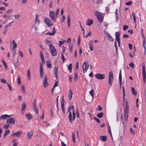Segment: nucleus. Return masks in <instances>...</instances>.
<instances>
[{
	"mask_svg": "<svg viewBox=\"0 0 146 146\" xmlns=\"http://www.w3.org/2000/svg\"><path fill=\"white\" fill-rule=\"evenodd\" d=\"M129 110V107L128 102L126 101L125 105L123 109V115L124 119L125 121H127L128 119Z\"/></svg>",
	"mask_w": 146,
	"mask_h": 146,
	"instance_id": "1",
	"label": "nucleus"
},
{
	"mask_svg": "<svg viewBox=\"0 0 146 146\" xmlns=\"http://www.w3.org/2000/svg\"><path fill=\"white\" fill-rule=\"evenodd\" d=\"M95 14L98 22L101 23H102L103 21V18L101 13L99 11H96L95 12Z\"/></svg>",
	"mask_w": 146,
	"mask_h": 146,
	"instance_id": "2",
	"label": "nucleus"
},
{
	"mask_svg": "<svg viewBox=\"0 0 146 146\" xmlns=\"http://www.w3.org/2000/svg\"><path fill=\"white\" fill-rule=\"evenodd\" d=\"M50 48L51 54L53 56H55L57 55V51L56 49L54 48L52 44H50Z\"/></svg>",
	"mask_w": 146,
	"mask_h": 146,
	"instance_id": "3",
	"label": "nucleus"
},
{
	"mask_svg": "<svg viewBox=\"0 0 146 146\" xmlns=\"http://www.w3.org/2000/svg\"><path fill=\"white\" fill-rule=\"evenodd\" d=\"M72 109L73 110L72 117L73 120H74L75 119L76 117V114L74 112V107L73 105H72L69 106L68 108V112H70V111Z\"/></svg>",
	"mask_w": 146,
	"mask_h": 146,
	"instance_id": "4",
	"label": "nucleus"
},
{
	"mask_svg": "<svg viewBox=\"0 0 146 146\" xmlns=\"http://www.w3.org/2000/svg\"><path fill=\"white\" fill-rule=\"evenodd\" d=\"M55 14V12L54 11H50L49 12V16L50 17L51 20L53 22L56 21Z\"/></svg>",
	"mask_w": 146,
	"mask_h": 146,
	"instance_id": "5",
	"label": "nucleus"
},
{
	"mask_svg": "<svg viewBox=\"0 0 146 146\" xmlns=\"http://www.w3.org/2000/svg\"><path fill=\"white\" fill-rule=\"evenodd\" d=\"M113 79V76L112 72H110L109 76V84L110 85H111Z\"/></svg>",
	"mask_w": 146,
	"mask_h": 146,
	"instance_id": "6",
	"label": "nucleus"
},
{
	"mask_svg": "<svg viewBox=\"0 0 146 146\" xmlns=\"http://www.w3.org/2000/svg\"><path fill=\"white\" fill-rule=\"evenodd\" d=\"M15 118L13 117H11L8 118L6 121L7 124L14 125L15 123Z\"/></svg>",
	"mask_w": 146,
	"mask_h": 146,
	"instance_id": "7",
	"label": "nucleus"
},
{
	"mask_svg": "<svg viewBox=\"0 0 146 146\" xmlns=\"http://www.w3.org/2000/svg\"><path fill=\"white\" fill-rule=\"evenodd\" d=\"M89 66V64L88 62H85L83 65V72L85 73L87 70Z\"/></svg>",
	"mask_w": 146,
	"mask_h": 146,
	"instance_id": "8",
	"label": "nucleus"
},
{
	"mask_svg": "<svg viewBox=\"0 0 146 146\" xmlns=\"http://www.w3.org/2000/svg\"><path fill=\"white\" fill-rule=\"evenodd\" d=\"M44 21L48 27H50L53 25L51 21L48 18L45 17L44 19Z\"/></svg>",
	"mask_w": 146,
	"mask_h": 146,
	"instance_id": "9",
	"label": "nucleus"
},
{
	"mask_svg": "<svg viewBox=\"0 0 146 146\" xmlns=\"http://www.w3.org/2000/svg\"><path fill=\"white\" fill-rule=\"evenodd\" d=\"M40 77L42 78L44 75V71L42 68V64L41 62L40 63Z\"/></svg>",
	"mask_w": 146,
	"mask_h": 146,
	"instance_id": "10",
	"label": "nucleus"
},
{
	"mask_svg": "<svg viewBox=\"0 0 146 146\" xmlns=\"http://www.w3.org/2000/svg\"><path fill=\"white\" fill-rule=\"evenodd\" d=\"M143 68H142V74L143 77V80L144 82L145 81V79L146 77V74L145 71V66L142 64Z\"/></svg>",
	"mask_w": 146,
	"mask_h": 146,
	"instance_id": "11",
	"label": "nucleus"
},
{
	"mask_svg": "<svg viewBox=\"0 0 146 146\" xmlns=\"http://www.w3.org/2000/svg\"><path fill=\"white\" fill-rule=\"evenodd\" d=\"M95 77L98 79H103L105 78V75L104 74H97L95 75Z\"/></svg>",
	"mask_w": 146,
	"mask_h": 146,
	"instance_id": "12",
	"label": "nucleus"
},
{
	"mask_svg": "<svg viewBox=\"0 0 146 146\" xmlns=\"http://www.w3.org/2000/svg\"><path fill=\"white\" fill-rule=\"evenodd\" d=\"M22 131H19L17 132L14 133L12 135V136H15L17 137H19L21 135Z\"/></svg>",
	"mask_w": 146,
	"mask_h": 146,
	"instance_id": "13",
	"label": "nucleus"
},
{
	"mask_svg": "<svg viewBox=\"0 0 146 146\" xmlns=\"http://www.w3.org/2000/svg\"><path fill=\"white\" fill-rule=\"evenodd\" d=\"M58 67L55 66L54 67V73L56 79H57L58 78Z\"/></svg>",
	"mask_w": 146,
	"mask_h": 146,
	"instance_id": "14",
	"label": "nucleus"
},
{
	"mask_svg": "<svg viewBox=\"0 0 146 146\" xmlns=\"http://www.w3.org/2000/svg\"><path fill=\"white\" fill-rule=\"evenodd\" d=\"M116 34H115L116 35V40L118 42V46H119L120 45V39H119V35H120V33L119 32H116Z\"/></svg>",
	"mask_w": 146,
	"mask_h": 146,
	"instance_id": "15",
	"label": "nucleus"
},
{
	"mask_svg": "<svg viewBox=\"0 0 146 146\" xmlns=\"http://www.w3.org/2000/svg\"><path fill=\"white\" fill-rule=\"evenodd\" d=\"M64 96H63L61 100V107L62 111L63 113L64 114L65 113V110L64 108Z\"/></svg>",
	"mask_w": 146,
	"mask_h": 146,
	"instance_id": "16",
	"label": "nucleus"
},
{
	"mask_svg": "<svg viewBox=\"0 0 146 146\" xmlns=\"http://www.w3.org/2000/svg\"><path fill=\"white\" fill-rule=\"evenodd\" d=\"M47 79L46 75L44 76V79L43 81V86L44 88H46L48 85L47 82Z\"/></svg>",
	"mask_w": 146,
	"mask_h": 146,
	"instance_id": "17",
	"label": "nucleus"
},
{
	"mask_svg": "<svg viewBox=\"0 0 146 146\" xmlns=\"http://www.w3.org/2000/svg\"><path fill=\"white\" fill-rule=\"evenodd\" d=\"M10 132L9 130L8 129H6L3 135V138H4L6 136H7L9 133Z\"/></svg>",
	"mask_w": 146,
	"mask_h": 146,
	"instance_id": "18",
	"label": "nucleus"
},
{
	"mask_svg": "<svg viewBox=\"0 0 146 146\" xmlns=\"http://www.w3.org/2000/svg\"><path fill=\"white\" fill-rule=\"evenodd\" d=\"M68 118L70 122L71 123H72V121L73 119V117H72V114L71 112L69 113Z\"/></svg>",
	"mask_w": 146,
	"mask_h": 146,
	"instance_id": "19",
	"label": "nucleus"
},
{
	"mask_svg": "<svg viewBox=\"0 0 146 146\" xmlns=\"http://www.w3.org/2000/svg\"><path fill=\"white\" fill-rule=\"evenodd\" d=\"M56 31L54 27L53 29V31L52 33H50L49 32H48L46 33V34L49 35H54L55 34Z\"/></svg>",
	"mask_w": 146,
	"mask_h": 146,
	"instance_id": "20",
	"label": "nucleus"
},
{
	"mask_svg": "<svg viewBox=\"0 0 146 146\" xmlns=\"http://www.w3.org/2000/svg\"><path fill=\"white\" fill-rule=\"evenodd\" d=\"M25 116L28 120H29L32 119L33 117V116L30 113H28V114H26Z\"/></svg>",
	"mask_w": 146,
	"mask_h": 146,
	"instance_id": "21",
	"label": "nucleus"
},
{
	"mask_svg": "<svg viewBox=\"0 0 146 146\" xmlns=\"http://www.w3.org/2000/svg\"><path fill=\"white\" fill-rule=\"evenodd\" d=\"M93 44V41H91L89 43V46L90 48V50L92 51H93L94 50V47L93 46H92V44Z\"/></svg>",
	"mask_w": 146,
	"mask_h": 146,
	"instance_id": "22",
	"label": "nucleus"
},
{
	"mask_svg": "<svg viewBox=\"0 0 146 146\" xmlns=\"http://www.w3.org/2000/svg\"><path fill=\"white\" fill-rule=\"evenodd\" d=\"M107 37L108 40L110 41L111 42H113L114 40V39L108 33L107 34Z\"/></svg>",
	"mask_w": 146,
	"mask_h": 146,
	"instance_id": "23",
	"label": "nucleus"
},
{
	"mask_svg": "<svg viewBox=\"0 0 146 146\" xmlns=\"http://www.w3.org/2000/svg\"><path fill=\"white\" fill-rule=\"evenodd\" d=\"M93 23V21L92 19H88L87 20L86 22V24L88 25H92Z\"/></svg>",
	"mask_w": 146,
	"mask_h": 146,
	"instance_id": "24",
	"label": "nucleus"
},
{
	"mask_svg": "<svg viewBox=\"0 0 146 146\" xmlns=\"http://www.w3.org/2000/svg\"><path fill=\"white\" fill-rule=\"evenodd\" d=\"M70 15H68L67 16V25L68 27H70Z\"/></svg>",
	"mask_w": 146,
	"mask_h": 146,
	"instance_id": "25",
	"label": "nucleus"
},
{
	"mask_svg": "<svg viewBox=\"0 0 146 146\" xmlns=\"http://www.w3.org/2000/svg\"><path fill=\"white\" fill-rule=\"evenodd\" d=\"M100 138L101 140L104 141H106L107 140V137L106 136H100Z\"/></svg>",
	"mask_w": 146,
	"mask_h": 146,
	"instance_id": "26",
	"label": "nucleus"
},
{
	"mask_svg": "<svg viewBox=\"0 0 146 146\" xmlns=\"http://www.w3.org/2000/svg\"><path fill=\"white\" fill-rule=\"evenodd\" d=\"M131 88L132 91V93L134 96L136 95L137 94V92L135 90L134 88L133 87H131Z\"/></svg>",
	"mask_w": 146,
	"mask_h": 146,
	"instance_id": "27",
	"label": "nucleus"
},
{
	"mask_svg": "<svg viewBox=\"0 0 146 146\" xmlns=\"http://www.w3.org/2000/svg\"><path fill=\"white\" fill-rule=\"evenodd\" d=\"M33 132H27V137L29 139L31 138L32 136L33 135Z\"/></svg>",
	"mask_w": 146,
	"mask_h": 146,
	"instance_id": "28",
	"label": "nucleus"
},
{
	"mask_svg": "<svg viewBox=\"0 0 146 146\" xmlns=\"http://www.w3.org/2000/svg\"><path fill=\"white\" fill-rule=\"evenodd\" d=\"M26 107V105L25 103H23L21 105L22 111H24Z\"/></svg>",
	"mask_w": 146,
	"mask_h": 146,
	"instance_id": "29",
	"label": "nucleus"
},
{
	"mask_svg": "<svg viewBox=\"0 0 146 146\" xmlns=\"http://www.w3.org/2000/svg\"><path fill=\"white\" fill-rule=\"evenodd\" d=\"M8 115L7 114L2 115L1 116V119H5L7 118Z\"/></svg>",
	"mask_w": 146,
	"mask_h": 146,
	"instance_id": "30",
	"label": "nucleus"
},
{
	"mask_svg": "<svg viewBox=\"0 0 146 146\" xmlns=\"http://www.w3.org/2000/svg\"><path fill=\"white\" fill-rule=\"evenodd\" d=\"M72 65L71 63H70L69 65L68 66V69H69V72L70 73L72 72Z\"/></svg>",
	"mask_w": 146,
	"mask_h": 146,
	"instance_id": "31",
	"label": "nucleus"
},
{
	"mask_svg": "<svg viewBox=\"0 0 146 146\" xmlns=\"http://www.w3.org/2000/svg\"><path fill=\"white\" fill-rule=\"evenodd\" d=\"M104 115V113L101 112L98 113L97 114V117L100 118H102Z\"/></svg>",
	"mask_w": 146,
	"mask_h": 146,
	"instance_id": "32",
	"label": "nucleus"
},
{
	"mask_svg": "<svg viewBox=\"0 0 146 146\" xmlns=\"http://www.w3.org/2000/svg\"><path fill=\"white\" fill-rule=\"evenodd\" d=\"M13 48L14 49H15L17 47V44L15 42L14 40H13Z\"/></svg>",
	"mask_w": 146,
	"mask_h": 146,
	"instance_id": "33",
	"label": "nucleus"
},
{
	"mask_svg": "<svg viewBox=\"0 0 146 146\" xmlns=\"http://www.w3.org/2000/svg\"><path fill=\"white\" fill-rule=\"evenodd\" d=\"M46 65L47 66V67L48 68H50L51 67V65L50 63V62L49 60L47 61H46Z\"/></svg>",
	"mask_w": 146,
	"mask_h": 146,
	"instance_id": "34",
	"label": "nucleus"
},
{
	"mask_svg": "<svg viewBox=\"0 0 146 146\" xmlns=\"http://www.w3.org/2000/svg\"><path fill=\"white\" fill-rule=\"evenodd\" d=\"M27 75L28 79L30 80H31L30 74V70L28 69L27 71Z\"/></svg>",
	"mask_w": 146,
	"mask_h": 146,
	"instance_id": "35",
	"label": "nucleus"
},
{
	"mask_svg": "<svg viewBox=\"0 0 146 146\" xmlns=\"http://www.w3.org/2000/svg\"><path fill=\"white\" fill-rule=\"evenodd\" d=\"M89 93L92 98L94 96V91L92 89L90 92Z\"/></svg>",
	"mask_w": 146,
	"mask_h": 146,
	"instance_id": "36",
	"label": "nucleus"
},
{
	"mask_svg": "<svg viewBox=\"0 0 146 146\" xmlns=\"http://www.w3.org/2000/svg\"><path fill=\"white\" fill-rule=\"evenodd\" d=\"M132 15L133 16L134 22V23H136V18L135 15V14L133 12H132Z\"/></svg>",
	"mask_w": 146,
	"mask_h": 146,
	"instance_id": "37",
	"label": "nucleus"
},
{
	"mask_svg": "<svg viewBox=\"0 0 146 146\" xmlns=\"http://www.w3.org/2000/svg\"><path fill=\"white\" fill-rule=\"evenodd\" d=\"M119 82H122L121 81L122 76H121V70H120L119 71Z\"/></svg>",
	"mask_w": 146,
	"mask_h": 146,
	"instance_id": "38",
	"label": "nucleus"
},
{
	"mask_svg": "<svg viewBox=\"0 0 146 146\" xmlns=\"http://www.w3.org/2000/svg\"><path fill=\"white\" fill-rule=\"evenodd\" d=\"M117 9H116L115 12V15H116V21H117L118 20V14L117 13Z\"/></svg>",
	"mask_w": 146,
	"mask_h": 146,
	"instance_id": "39",
	"label": "nucleus"
},
{
	"mask_svg": "<svg viewBox=\"0 0 146 146\" xmlns=\"http://www.w3.org/2000/svg\"><path fill=\"white\" fill-rule=\"evenodd\" d=\"M21 90L23 92V93L24 94H25V89L24 88V85H22L21 86Z\"/></svg>",
	"mask_w": 146,
	"mask_h": 146,
	"instance_id": "40",
	"label": "nucleus"
},
{
	"mask_svg": "<svg viewBox=\"0 0 146 146\" xmlns=\"http://www.w3.org/2000/svg\"><path fill=\"white\" fill-rule=\"evenodd\" d=\"M72 140L74 143L75 142V134L74 132H72Z\"/></svg>",
	"mask_w": 146,
	"mask_h": 146,
	"instance_id": "41",
	"label": "nucleus"
},
{
	"mask_svg": "<svg viewBox=\"0 0 146 146\" xmlns=\"http://www.w3.org/2000/svg\"><path fill=\"white\" fill-rule=\"evenodd\" d=\"M11 53L13 54V56H14L15 55L16 51L15 49H13L11 50Z\"/></svg>",
	"mask_w": 146,
	"mask_h": 146,
	"instance_id": "42",
	"label": "nucleus"
},
{
	"mask_svg": "<svg viewBox=\"0 0 146 146\" xmlns=\"http://www.w3.org/2000/svg\"><path fill=\"white\" fill-rule=\"evenodd\" d=\"M2 62H3V65L5 67V68L6 70H7V66L6 64V63L5 62V61L3 60H2Z\"/></svg>",
	"mask_w": 146,
	"mask_h": 146,
	"instance_id": "43",
	"label": "nucleus"
},
{
	"mask_svg": "<svg viewBox=\"0 0 146 146\" xmlns=\"http://www.w3.org/2000/svg\"><path fill=\"white\" fill-rule=\"evenodd\" d=\"M74 78L75 80L76 81L78 79V74L76 73H75L74 74Z\"/></svg>",
	"mask_w": 146,
	"mask_h": 146,
	"instance_id": "44",
	"label": "nucleus"
},
{
	"mask_svg": "<svg viewBox=\"0 0 146 146\" xmlns=\"http://www.w3.org/2000/svg\"><path fill=\"white\" fill-rule=\"evenodd\" d=\"M73 44H70L69 45V48L70 50V51H71V52H72V49H73Z\"/></svg>",
	"mask_w": 146,
	"mask_h": 146,
	"instance_id": "45",
	"label": "nucleus"
},
{
	"mask_svg": "<svg viewBox=\"0 0 146 146\" xmlns=\"http://www.w3.org/2000/svg\"><path fill=\"white\" fill-rule=\"evenodd\" d=\"M45 43L47 44H49V46H50V44H52L51 43L50 41H49L47 40H46L45 41Z\"/></svg>",
	"mask_w": 146,
	"mask_h": 146,
	"instance_id": "46",
	"label": "nucleus"
},
{
	"mask_svg": "<svg viewBox=\"0 0 146 146\" xmlns=\"http://www.w3.org/2000/svg\"><path fill=\"white\" fill-rule=\"evenodd\" d=\"M38 15L36 14V16L35 17V21L36 22H37L38 23V24H39V23L38 21Z\"/></svg>",
	"mask_w": 146,
	"mask_h": 146,
	"instance_id": "47",
	"label": "nucleus"
},
{
	"mask_svg": "<svg viewBox=\"0 0 146 146\" xmlns=\"http://www.w3.org/2000/svg\"><path fill=\"white\" fill-rule=\"evenodd\" d=\"M130 131L132 134H134L135 133V131L133 130L131 127L130 128Z\"/></svg>",
	"mask_w": 146,
	"mask_h": 146,
	"instance_id": "48",
	"label": "nucleus"
},
{
	"mask_svg": "<svg viewBox=\"0 0 146 146\" xmlns=\"http://www.w3.org/2000/svg\"><path fill=\"white\" fill-rule=\"evenodd\" d=\"M1 81L4 84H6L7 81L4 78H1L0 79Z\"/></svg>",
	"mask_w": 146,
	"mask_h": 146,
	"instance_id": "49",
	"label": "nucleus"
},
{
	"mask_svg": "<svg viewBox=\"0 0 146 146\" xmlns=\"http://www.w3.org/2000/svg\"><path fill=\"white\" fill-rule=\"evenodd\" d=\"M13 146H17V144H18V142L16 141H15V139H14L13 141Z\"/></svg>",
	"mask_w": 146,
	"mask_h": 146,
	"instance_id": "50",
	"label": "nucleus"
},
{
	"mask_svg": "<svg viewBox=\"0 0 146 146\" xmlns=\"http://www.w3.org/2000/svg\"><path fill=\"white\" fill-rule=\"evenodd\" d=\"M94 118L96 121H97V122L98 123H100V120L98 118H97L95 117H94Z\"/></svg>",
	"mask_w": 146,
	"mask_h": 146,
	"instance_id": "51",
	"label": "nucleus"
},
{
	"mask_svg": "<svg viewBox=\"0 0 146 146\" xmlns=\"http://www.w3.org/2000/svg\"><path fill=\"white\" fill-rule=\"evenodd\" d=\"M65 19V15H63V16L62 18L61 22L62 23L64 22V21Z\"/></svg>",
	"mask_w": 146,
	"mask_h": 146,
	"instance_id": "52",
	"label": "nucleus"
},
{
	"mask_svg": "<svg viewBox=\"0 0 146 146\" xmlns=\"http://www.w3.org/2000/svg\"><path fill=\"white\" fill-rule=\"evenodd\" d=\"M64 41H59V46H61L62 44H64Z\"/></svg>",
	"mask_w": 146,
	"mask_h": 146,
	"instance_id": "53",
	"label": "nucleus"
},
{
	"mask_svg": "<svg viewBox=\"0 0 146 146\" xmlns=\"http://www.w3.org/2000/svg\"><path fill=\"white\" fill-rule=\"evenodd\" d=\"M14 17L16 19H18L19 18L20 15H14Z\"/></svg>",
	"mask_w": 146,
	"mask_h": 146,
	"instance_id": "54",
	"label": "nucleus"
},
{
	"mask_svg": "<svg viewBox=\"0 0 146 146\" xmlns=\"http://www.w3.org/2000/svg\"><path fill=\"white\" fill-rule=\"evenodd\" d=\"M40 56L41 58L44 57L42 51H40Z\"/></svg>",
	"mask_w": 146,
	"mask_h": 146,
	"instance_id": "55",
	"label": "nucleus"
},
{
	"mask_svg": "<svg viewBox=\"0 0 146 146\" xmlns=\"http://www.w3.org/2000/svg\"><path fill=\"white\" fill-rule=\"evenodd\" d=\"M129 66L132 68H134V64L133 63L131 62L129 64Z\"/></svg>",
	"mask_w": 146,
	"mask_h": 146,
	"instance_id": "56",
	"label": "nucleus"
},
{
	"mask_svg": "<svg viewBox=\"0 0 146 146\" xmlns=\"http://www.w3.org/2000/svg\"><path fill=\"white\" fill-rule=\"evenodd\" d=\"M18 83L19 84H21V81L20 77L18 76L17 78Z\"/></svg>",
	"mask_w": 146,
	"mask_h": 146,
	"instance_id": "57",
	"label": "nucleus"
},
{
	"mask_svg": "<svg viewBox=\"0 0 146 146\" xmlns=\"http://www.w3.org/2000/svg\"><path fill=\"white\" fill-rule=\"evenodd\" d=\"M132 4V3L131 1H129L125 3V4L127 5H131Z\"/></svg>",
	"mask_w": 146,
	"mask_h": 146,
	"instance_id": "58",
	"label": "nucleus"
},
{
	"mask_svg": "<svg viewBox=\"0 0 146 146\" xmlns=\"http://www.w3.org/2000/svg\"><path fill=\"white\" fill-rule=\"evenodd\" d=\"M128 28V26L127 25H124L123 26V30L125 31Z\"/></svg>",
	"mask_w": 146,
	"mask_h": 146,
	"instance_id": "59",
	"label": "nucleus"
},
{
	"mask_svg": "<svg viewBox=\"0 0 146 146\" xmlns=\"http://www.w3.org/2000/svg\"><path fill=\"white\" fill-rule=\"evenodd\" d=\"M34 110L35 111V112L36 113V114L38 115V108H34Z\"/></svg>",
	"mask_w": 146,
	"mask_h": 146,
	"instance_id": "60",
	"label": "nucleus"
},
{
	"mask_svg": "<svg viewBox=\"0 0 146 146\" xmlns=\"http://www.w3.org/2000/svg\"><path fill=\"white\" fill-rule=\"evenodd\" d=\"M18 52L20 56L22 57H23V52L20 50Z\"/></svg>",
	"mask_w": 146,
	"mask_h": 146,
	"instance_id": "61",
	"label": "nucleus"
},
{
	"mask_svg": "<svg viewBox=\"0 0 146 146\" xmlns=\"http://www.w3.org/2000/svg\"><path fill=\"white\" fill-rule=\"evenodd\" d=\"M13 11V9H8L6 11V13H8L9 12L11 13Z\"/></svg>",
	"mask_w": 146,
	"mask_h": 146,
	"instance_id": "62",
	"label": "nucleus"
},
{
	"mask_svg": "<svg viewBox=\"0 0 146 146\" xmlns=\"http://www.w3.org/2000/svg\"><path fill=\"white\" fill-rule=\"evenodd\" d=\"M141 37L142 38L143 40H145V36L143 33H142V34H141Z\"/></svg>",
	"mask_w": 146,
	"mask_h": 146,
	"instance_id": "63",
	"label": "nucleus"
},
{
	"mask_svg": "<svg viewBox=\"0 0 146 146\" xmlns=\"http://www.w3.org/2000/svg\"><path fill=\"white\" fill-rule=\"evenodd\" d=\"M7 86L9 88V90L11 91H12V90L11 85L7 83Z\"/></svg>",
	"mask_w": 146,
	"mask_h": 146,
	"instance_id": "64",
	"label": "nucleus"
}]
</instances>
